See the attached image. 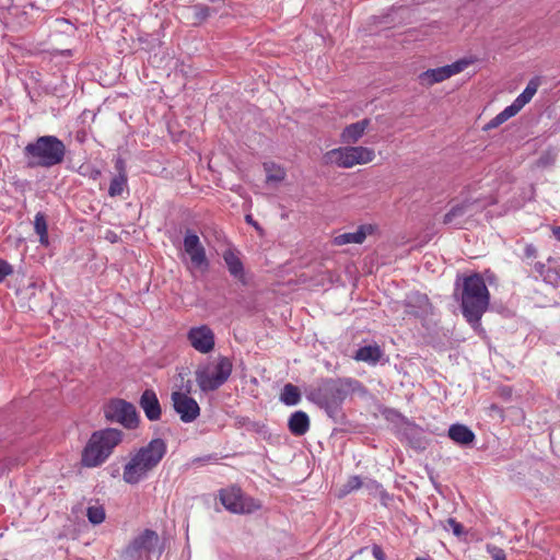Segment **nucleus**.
I'll return each mask as SVG.
<instances>
[{
  "label": "nucleus",
  "instance_id": "obj_13",
  "mask_svg": "<svg viewBox=\"0 0 560 560\" xmlns=\"http://www.w3.org/2000/svg\"><path fill=\"white\" fill-rule=\"evenodd\" d=\"M187 340L192 349L201 354H208L215 347V335L208 325H199L189 328Z\"/></svg>",
  "mask_w": 560,
  "mask_h": 560
},
{
  "label": "nucleus",
  "instance_id": "obj_15",
  "mask_svg": "<svg viewBox=\"0 0 560 560\" xmlns=\"http://www.w3.org/2000/svg\"><path fill=\"white\" fill-rule=\"evenodd\" d=\"M158 542V534L154 530L145 529L126 548L125 555L129 558H135L140 556L142 552H151L155 549Z\"/></svg>",
  "mask_w": 560,
  "mask_h": 560
},
{
  "label": "nucleus",
  "instance_id": "obj_16",
  "mask_svg": "<svg viewBox=\"0 0 560 560\" xmlns=\"http://www.w3.org/2000/svg\"><path fill=\"white\" fill-rule=\"evenodd\" d=\"M376 228L372 224H362L355 232L342 233L332 238L335 246H343L347 244H362L368 235H372Z\"/></svg>",
  "mask_w": 560,
  "mask_h": 560
},
{
  "label": "nucleus",
  "instance_id": "obj_10",
  "mask_svg": "<svg viewBox=\"0 0 560 560\" xmlns=\"http://www.w3.org/2000/svg\"><path fill=\"white\" fill-rule=\"evenodd\" d=\"M220 501L228 511L236 514H248L260 509L255 499L244 495L237 487L220 490Z\"/></svg>",
  "mask_w": 560,
  "mask_h": 560
},
{
  "label": "nucleus",
  "instance_id": "obj_29",
  "mask_svg": "<svg viewBox=\"0 0 560 560\" xmlns=\"http://www.w3.org/2000/svg\"><path fill=\"white\" fill-rule=\"evenodd\" d=\"M362 486L361 478L359 476H351L346 485L343 486V494H348L354 490L360 489Z\"/></svg>",
  "mask_w": 560,
  "mask_h": 560
},
{
  "label": "nucleus",
  "instance_id": "obj_37",
  "mask_svg": "<svg viewBox=\"0 0 560 560\" xmlns=\"http://www.w3.org/2000/svg\"><path fill=\"white\" fill-rule=\"evenodd\" d=\"M100 175H101V171L100 170H93L92 173H91V177L93 179H96Z\"/></svg>",
  "mask_w": 560,
  "mask_h": 560
},
{
  "label": "nucleus",
  "instance_id": "obj_24",
  "mask_svg": "<svg viewBox=\"0 0 560 560\" xmlns=\"http://www.w3.org/2000/svg\"><path fill=\"white\" fill-rule=\"evenodd\" d=\"M128 186V175H115L109 184L108 195L110 197L121 196Z\"/></svg>",
  "mask_w": 560,
  "mask_h": 560
},
{
  "label": "nucleus",
  "instance_id": "obj_27",
  "mask_svg": "<svg viewBox=\"0 0 560 560\" xmlns=\"http://www.w3.org/2000/svg\"><path fill=\"white\" fill-rule=\"evenodd\" d=\"M468 207V202H462L459 205L452 207L451 210L447 213H445L443 218V223L452 224L456 218L463 217L467 212Z\"/></svg>",
  "mask_w": 560,
  "mask_h": 560
},
{
  "label": "nucleus",
  "instance_id": "obj_21",
  "mask_svg": "<svg viewBox=\"0 0 560 560\" xmlns=\"http://www.w3.org/2000/svg\"><path fill=\"white\" fill-rule=\"evenodd\" d=\"M383 357L381 347L376 343L361 347L357 350L353 359L359 362H365L371 365L378 363Z\"/></svg>",
  "mask_w": 560,
  "mask_h": 560
},
{
  "label": "nucleus",
  "instance_id": "obj_11",
  "mask_svg": "<svg viewBox=\"0 0 560 560\" xmlns=\"http://www.w3.org/2000/svg\"><path fill=\"white\" fill-rule=\"evenodd\" d=\"M184 250L189 257V269L205 273L209 270L210 262L206 254V248L200 242L199 236L191 230H187L184 237Z\"/></svg>",
  "mask_w": 560,
  "mask_h": 560
},
{
  "label": "nucleus",
  "instance_id": "obj_38",
  "mask_svg": "<svg viewBox=\"0 0 560 560\" xmlns=\"http://www.w3.org/2000/svg\"><path fill=\"white\" fill-rule=\"evenodd\" d=\"M416 560H428L427 558L418 557Z\"/></svg>",
  "mask_w": 560,
  "mask_h": 560
},
{
  "label": "nucleus",
  "instance_id": "obj_17",
  "mask_svg": "<svg viewBox=\"0 0 560 560\" xmlns=\"http://www.w3.org/2000/svg\"><path fill=\"white\" fill-rule=\"evenodd\" d=\"M370 124L371 120L369 118H364L346 126L340 133V142L343 144L357 143L363 137Z\"/></svg>",
  "mask_w": 560,
  "mask_h": 560
},
{
  "label": "nucleus",
  "instance_id": "obj_12",
  "mask_svg": "<svg viewBox=\"0 0 560 560\" xmlns=\"http://www.w3.org/2000/svg\"><path fill=\"white\" fill-rule=\"evenodd\" d=\"M469 65V60L460 59L451 65L429 69L419 74V82L423 86H432L435 83L443 82L451 77L463 72Z\"/></svg>",
  "mask_w": 560,
  "mask_h": 560
},
{
  "label": "nucleus",
  "instance_id": "obj_34",
  "mask_svg": "<svg viewBox=\"0 0 560 560\" xmlns=\"http://www.w3.org/2000/svg\"><path fill=\"white\" fill-rule=\"evenodd\" d=\"M372 555L376 560H385V553L381 546L374 545L372 547Z\"/></svg>",
  "mask_w": 560,
  "mask_h": 560
},
{
  "label": "nucleus",
  "instance_id": "obj_20",
  "mask_svg": "<svg viewBox=\"0 0 560 560\" xmlns=\"http://www.w3.org/2000/svg\"><path fill=\"white\" fill-rule=\"evenodd\" d=\"M290 432L295 436L304 435L310 429V418L304 411L293 412L288 421Z\"/></svg>",
  "mask_w": 560,
  "mask_h": 560
},
{
  "label": "nucleus",
  "instance_id": "obj_25",
  "mask_svg": "<svg viewBox=\"0 0 560 560\" xmlns=\"http://www.w3.org/2000/svg\"><path fill=\"white\" fill-rule=\"evenodd\" d=\"M35 232L39 235V243L44 246H48V231L46 218L43 213L38 212L34 220Z\"/></svg>",
  "mask_w": 560,
  "mask_h": 560
},
{
  "label": "nucleus",
  "instance_id": "obj_2",
  "mask_svg": "<svg viewBox=\"0 0 560 560\" xmlns=\"http://www.w3.org/2000/svg\"><path fill=\"white\" fill-rule=\"evenodd\" d=\"M490 304V292L481 275L472 273L463 280L462 313L471 325L480 323Z\"/></svg>",
  "mask_w": 560,
  "mask_h": 560
},
{
  "label": "nucleus",
  "instance_id": "obj_33",
  "mask_svg": "<svg viewBox=\"0 0 560 560\" xmlns=\"http://www.w3.org/2000/svg\"><path fill=\"white\" fill-rule=\"evenodd\" d=\"M115 170L117 171L116 175H121V174L127 175L126 162L124 159H121V158L116 159Z\"/></svg>",
  "mask_w": 560,
  "mask_h": 560
},
{
  "label": "nucleus",
  "instance_id": "obj_3",
  "mask_svg": "<svg viewBox=\"0 0 560 560\" xmlns=\"http://www.w3.org/2000/svg\"><path fill=\"white\" fill-rule=\"evenodd\" d=\"M122 431L114 428L93 432L81 454L82 466L94 468L103 465L122 442Z\"/></svg>",
  "mask_w": 560,
  "mask_h": 560
},
{
  "label": "nucleus",
  "instance_id": "obj_9",
  "mask_svg": "<svg viewBox=\"0 0 560 560\" xmlns=\"http://www.w3.org/2000/svg\"><path fill=\"white\" fill-rule=\"evenodd\" d=\"M349 387L350 381L348 380H325L314 395L322 406L337 407L346 399Z\"/></svg>",
  "mask_w": 560,
  "mask_h": 560
},
{
  "label": "nucleus",
  "instance_id": "obj_4",
  "mask_svg": "<svg viewBox=\"0 0 560 560\" xmlns=\"http://www.w3.org/2000/svg\"><path fill=\"white\" fill-rule=\"evenodd\" d=\"M28 166L51 167L60 164L66 154V147L55 136H42L24 148Z\"/></svg>",
  "mask_w": 560,
  "mask_h": 560
},
{
  "label": "nucleus",
  "instance_id": "obj_30",
  "mask_svg": "<svg viewBox=\"0 0 560 560\" xmlns=\"http://www.w3.org/2000/svg\"><path fill=\"white\" fill-rule=\"evenodd\" d=\"M13 273V267L7 260L0 258V283L4 281V279Z\"/></svg>",
  "mask_w": 560,
  "mask_h": 560
},
{
  "label": "nucleus",
  "instance_id": "obj_19",
  "mask_svg": "<svg viewBox=\"0 0 560 560\" xmlns=\"http://www.w3.org/2000/svg\"><path fill=\"white\" fill-rule=\"evenodd\" d=\"M223 260L228 267V270L232 277L243 284L246 283L244 265L240 259L237 253L233 249H226L223 253Z\"/></svg>",
  "mask_w": 560,
  "mask_h": 560
},
{
  "label": "nucleus",
  "instance_id": "obj_32",
  "mask_svg": "<svg viewBox=\"0 0 560 560\" xmlns=\"http://www.w3.org/2000/svg\"><path fill=\"white\" fill-rule=\"evenodd\" d=\"M447 524L453 529V533L456 536H460L463 534V525L460 523H458L456 520L448 518Z\"/></svg>",
  "mask_w": 560,
  "mask_h": 560
},
{
  "label": "nucleus",
  "instance_id": "obj_7",
  "mask_svg": "<svg viewBox=\"0 0 560 560\" xmlns=\"http://www.w3.org/2000/svg\"><path fill=\"white\" fill-rule=\"evenodd\" d=\"M539 88L538 78L532 79L525 90L513 101V103L505 107L501 113H499L495 117H493L486 126L485 130H490L499 127L510 118L514 117L520 110L528 104L534 95L537 93Z\"/></svg>",
  "mask_w": 560,
  "mask_h": 560
},
{
  "label": "nucleus",
  "instance_id": "obj_31",
  "mask_svg": "<svg viewBox=\"0 0 560 560\" xmlns=\"http://www.w3.org/2000/svg\"><path fill=\"white\" fill-rule=\"evenodd\" d=\"M194 11L197 21H203L209 15V8L207 7H195Z\"/></svg>",
  "mask_w": 560,
  "mask_h": 560
},
{
  "label": "nucleus",
  "instance_id": "obj_22",
  "mask_svg": "<svg viewBox=\"0 0 560 560\" xmlns=\"http://www.w3.org/2000/svg\"><path fill=\"white\" fill-rule=\"evenodd\" d=\"M448 436L460 445H468L475 440V433L468 427L459 423L450 427Z\"/></svg>",
  "mask_w": 560,
  "mask_h": 560
},
{
  "label": "nucleus",
  "instance_id": "obj_23",
  "mask_svg": "<svg viewBox=\"0 0 560 560\" xmlns=\"http://www.w3.org/2000/svg\"><path fill=\"white\" fill-rule=\"evenodd\" d=\"M280 399L283 404H285L288 406H294L300 401L301 393L295 385L285 384L282 389Z\"/></svg>",
  "mask_w": 560,
  "mask_h": 560
},
{
  "label": "nucleus",
  "instance_id": "obj_14",
  "mask_svg": "<svg viewBox=\"0 0 560 560\" xmlns=\"http://www.w3.org/2000/svg\"><path fill=\"white\" fill-rule=\"evenodd\" d=\"M174 410L185 423L195 421L200 415V407L196 399L182 392L172 393Z\"/></svg>",
  "mask_w": 560,
  "mask_h": 560
},
{
  "label": "nucleus",
  "instance_id": "obj_36",
  "mask_svg": "<svg viewBox=\"0 0 560 560\" xmlns=\"http://www.w3.org/2000/svg\"><path fill=\"white\" fill-rule=\"evenodd\" d=\"M555 237L560 241V225L552 229Z\"/></svg>",
  "mask_w": 560,
  "mask_h": 560
},
{
  "label": "nucleus",
  "instance_id": "obj_28",
  "mask_svg": "<svg viewBox=\"0 0 560 560\" xmlns=\"http://www.w3.org/2000/svg\"><path fill=\"white\" fill-rule=\"evenodd\" d=\"M86 516L92 524L98 525L105 521V509L102 505H91L86 510Z\"/></svg>",
  "mask_w": 560,
  "mask_h": 560
},
{
  "label": "nucleus",
  "instance_id": "obj_5",
  "mask_svg": "<svg viewBox=\"0 0 560 560\" xmlns=\"http://www.w3.org/2000/svg\"><path fill=\"white\" fill-rule=\"evenodd\" d=\"M232 361L228 357H219L214 364H205L195 371V380L201 392H214L231 376Z\"/></svg>",
  "mask_w": 560,
  "mask_h": 560
},
{
  "label": "nucleus",
  "instance_id": "obj_35",
  "mask_svg": "<svg viewBox=\"0 0 560 560\" xmlns=\"http://www.w3.org/2000/svg\"><path fill=\"white\" fill-rule=\"evenodd\" d=\"M493 560H506L504 551L502 549H498L493 555Z\"/></svg>",
  "mask_w": 560,
  "mask_h": 560
},
{
  "label": "nucleus",
  "instance_id": "obj_26",
  "mask_svg": "<svg viewBox=\"0 0 560 560\" xmlns=\"http://www.w3.org/2000/svg\"><path fill=\"white\" fill-rule=\"evenodd\" d=\"M266 180L267 182H281L285 177V171L276 163H265Z\"/></svg>",
  "mask_w": 560,
  "mask_h": 560
},
{
  "label": "nucleus",
  "instance_id": "obj_8",
  "mask_svg": "<svg viewBox=\"0 0 560 560\" xmlns=\"http://www.w3.org/2000/svg\"><path fill=\"white\" fill-rule=\"evenodd\" d=\"M105 418L110 422H117L128 430L136 429L139 424V416L136 407L124 399H112L104 407Z\"/></svg>",
  "mask_w": 560,
  "mask_h": 560
},
{
  "label": "nucleus",
  "instance_id": "obj_1",
  "mask_svg": "<svg viewBox=\"0 0 560 560\" xmlns=\"http://www.w3.org/2000/svg\"><path fill=\"white\" fill-rule=\"evenodd\" d=\"M167 452V445L162 439H153L145 446L130 454L125 464L122 479L128 485H137L145 479L161 463Z\"/></svg>",
  "mask_w": 560,
  "mask_h": 560
},
{
  "label": "nucleus",
  "instance_id": "obj_18",
  "mask_svg": "<svg viewBox=\"0 0 560 560\" xmlns=\"http://www.w3.org/2000/svg\"><path fill=\"white\" fill-rule=\"evenodd\" d=\"M140 407L143 409L145 417L151 421L161 418V406L154 390L145 389L140 398Z\"/></svg>",
  "mask_w": 560,
  "mask_h": 560
},
{
  "label": "nucleus",
  "instance_id": "obj_6",
  "mask_svg": "<svg viewBox=\"0 0 560 560\" xmlns=\"http://www.w3.org/2000/svg\"><path fill=\"white\" fill-rule=\"evenodd\" d=\"M375 159V151L372 148L362 145L339 147L327 151L324 156V163L335 165L341 168H351L355 165L371 163Z\"/></svg>",
  "mask_w": 560,
  "mask_h": 560
}]
</instances>
